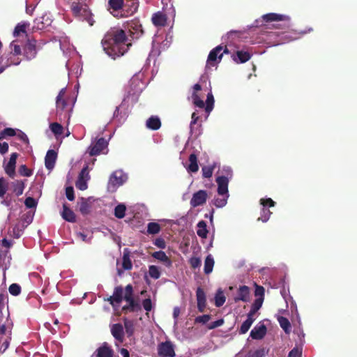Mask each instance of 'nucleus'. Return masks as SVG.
<instances>
[{"label": "nucleus", "instance_id": "7ed1b4c3", "mask_svg": "<svg viewBox=\"0 0 357 357\" xmlns=\"http://www.w3.org/2000/svg\"><path fill=\"white\" fill-rule=\"evenodd\" d=\"M22 46L24 47L23 43L18 38H16L11 42L10 44V56H2L0 58V73L11 65L17 66L20 63L21 60L19 58H15V56H19L22 54Z\"/></svg>", "mask_w": 357, "mask_h": 357}, {"label": "nucleus", "instance_id": "b1692460", "mask_svg": "<svg viewBox=\"0 0 357 357\" xmlns=\"http://www.w3.org/2000/svg\"><path fill=\"white\" fill-rule=\"evenodd\" d=\"M196 296H197V308L198 310L200 312H202L204 311V309L206 307V294L204 290L198 287L196 291Z\"/></svg>", "mask_w": 357, "mask_h": 357}, {"label": "nucleus", "instance_id": "c756f323", "mask_svg": "<svg viewBox=\"0 0 357 357\" xmlns=\"http://www.w3.org/2000/svg\"><path fill=\"white\" fill-rule=\"evenodd\" d=\"M152 22L156 26H164L167 22V16L162 12H158L153 15Z\"/></svg>", "mask_w": 357, "mask_h": 357}, {"label": "nucleus", "instance_id": "c85d7f7f", "mask_svg": "<svg viewBox=\"0 0 357 357\" xmlns=\"http://www.w3.org/2000/svg\"><path fill=\"white\" fill-rule=\"evenodd\" d=\"M122 267L123 270L120 268H117V273L119 276H121L123 273V271L130 270L132 267V264L131 260L130 259V256L128 253L124 252L123 259H122Z\"/></svg>", "mask_w": 357, "mask_h": 357}, {"label": "nucleus", "instance_id": "1a4fd4ad", "mask_svg": "<svg viewBox=\"0 0 357 357\" xmlns=\"http://www.w3.org/2000/svg\"><path fill=\"white\" fill-rule=\"evenodd\" d=\"M11 340L10 328L7 327L3 323V317L0 315V350L1 352L5 351L9 346Z\"/></svg>", "mask_w": 357, "mask_h": 357}, {"label": "nucleus", "instance_id": "774afa93", "mask_svg": "<svg viewBox=\"0 0 357 357\" xmlns=\"http://www.w3.org/2000/svg\"><path fill=\"white\" fill-rule=\"evenodd\" d=\"M66 195L68 200L73 201L75 199L74 190L73 187H67L66 188Z\"/></svg>", "mask_w": 357, "mask_h": 357}, {"label": "nucleus", "instance_id": "7c9ffc66", "mask_svg": "<svg viewBox=\"0 0 357 357\" xmlns=\"http://www.w3.org/2000/svg\"><path fill=\"white\" fill-rule=\"evenodd\" d=\"M111 332L116 340L122 342L123 337V328L121 324H115L112 325Z\"/></svg>", "mask_w": 357, "mask_h": 357}, {"label": "nucleus", "instance_id": "4be33fe9", "mask_svg": "<svg viewBox=\"0 0 357 357\" xmlns=\"http://www.w3.org/2000/svg\"><path fill=\"white\" fill-rule=\"evenodd\" d=\"M56 158L57 153L52 149L48 150L45 158V167L50 171L52 170L54 167Z\"/></svg>", "mask_w": 357, "mask_h": 357}, {"label": "nucleus", "instance_id": "bb28decb", "mask_svg": "<svg viewBox=\"0 0 357 357\" xmlns=\"http://www.w3.org/2000/svg\"><path fill=\"white\" fill-rule=\"evenodd\" d=\"M17 158V154L16 153H13L10 155V158L9 162L6 165L5 167L6 172L10 176L13 177L15 174V168L16 164V160Z\"/></svg>", "mask_w": 357, "mask_h": 357}, {"label": "nucleus", "instance_id": "5701e85b", "mask_svg": "<svg viewBox=\"0 0 357 357\" xmlns=\"http://www.w3.org/2000/svg\"><path fill=\"white\" fill-rule=\"evenodd\" d=\"M222 175L216 178V183L219 184L220 181L226 183V186H228L229 181L233 176V172L230 167L225 166L222 169Z\"/></svg>", "mask_w": 357, "mask_h": 357}, {"label": "nucleus", "instance_id": "864d4df0", "mask_svg": "<svg viewBox=\"0 0 357 357\" xmlns=\"http://www.w3.org/2000/svg\"><path fill=\"white\" fill-rule=\"evenodd\" d=\"M297 317L298 319L299 327L294 331V333L297 334L300 342L303 344L304 342L305 333L303 332V330L301 327V322L298 314L297 315Z\"/></svg>", "mask_w": 357, "mask_h": 357}, {"label": "nucleus", "instance_id": "3c124183", "mask_svg": "<svg viewBox=\"0 0 357 357\" xmlns=\"http://www.w3.org/2000/svg\"><path fill=\"white\" fill-rule=\"evenodd\" d=\"M192 100L193 104L199 107V108H204V101L199 98V96L196 93H192Z\"/></svg>", "mask_w": 357, "mask_h": 357}, {"label": "nucleus", "instance_id": "09e8293b", "mask_svg": "<svg viewBox=\"0 0 357 357\" xmlns=\"http://www.w3.org/2000/svg\"><path fill=\"white\" fill-rule=\"evenodd\" d=\"M51 131L55 136L61 135L63 132V127L58 123H52L50 126Z\"/></svg>", "mask_w": 357, "mask_h": 357}, {"label": "nucleus", "instance_id": "f03ea898", "mask_svg": "<svg viewBox=\"0 0 357 357\" xmlns=\"http://www.w3.org/2000/svg\"><path fill=\"white\" fill-rule=\"evenodd\" d=\"M123 299L128 303V305L123 307V310L135 312L140 308L139 305L136 303L133 298L132 285L128 284L124 291L121 287H115L112 296L109 297L107 301H109L114 307H116L119 306Z\"/></svg>", "mask_w": 357, "mask_h": 357}, {"label": "nucleus", "instance_id": "423d86ee", "mask_svg": "<svg viewBox=\"0 0 357 357\" xmlns=\"http://www.w3.org/2000/svg\"><path fill=\"white\" fill-rule=\"evenodd\" d=\"M107 146L108 141L103 137H100L97 140L91 141L87 152L91 156L98 155L100 153L106 154L108 151Z\"/></svg>", "mask_w": 357, "mask_h": 357}, {"label": "nucleus", "instance_id": "473e14b6", "mask_svg": "<svg viewBox=\"0 0 357 357\" xmlns=\"http://www.w3.org/2000/svg\"><path fill=\"white\" fill-rule=\"evenodd\" d=\"M189 165L186 167V169L190 173H195L199 169L197 164V158L195 154L192 153L189 157Z\"/></svg>", "mask_w": 357, "mask_h": 357}, {"label": "nucleus", "instance_id": "ddd939ff", "mask_svg": "<svg viewBox=\"0 0 357 357\" xmlns=\"http://www.w3.org/2000/svg\"><path fill=\"white\" fill-rule=\"evenodd\" d=\"M124 0H109L108 10L116 17H123V6Z\"/></svg>", "mask_w": 357, "mask_h": 357}, {"label": "nucleus", "instance_id": "e2e57ef3", "mask_svg": "<svg viewBox=\"0 0 357 357\" xmlns=\"http://www.w3.org/2000/svg\"><path fill=\"white\" fill-rule=\"evenodd\" d=\"M77 238L81 239L82 241L86 243H90L92 236H88L87 234H84V232H77L76 234Z\"/></svg>", "mask_w": 357, "mask_h": 357}, {"label": "nucleus", "instance_id": "6e6d98bb", "mask_svg": "<svg viewBox=\"0 0 357 357\" xmlns=\"http://www.w3.org/2000/svg\"><path fill=\"white\" fill-rule=\"evenodd\" d=\"M255 296L256 298H261L264 301V288L261 286L256 285Z\"/></svg>", "mask_w": 357, "mask_h": 357}, {"label": "nucleus", "instance_id": "6ab92c4d", "mask_svg": "<svg viewBox=\"0 0 357 357\" xmlns=\"http://www.w3.org/2000/svg\"><path fill=\"white\" fill-rule=\"evenodd\" d=\"M207 197L206 191L200 190L193 194L190 200V205L194 208L201 206L206 202Z\"/></svg>", "mask_w": 357, "mask_h": 357}, {"label": "nucleus", "instance_id": "6e6552de", "mask_svg": "<svg viewBox=\"0 0 357 357\" xmlns=\"http://www.w3.org/2000/svg\"><path fill=\"white\" fill-rule=\"evenodd\" d=\"M217 191L220 197H215L213 200V204L217 208H222L226 206L229 197L228 186H226V183L220 181V183L218 184Z\"/></svg>", "mask_w": 357, "mask_h": 357}, {"label": "nucleus", "instance_id": "49530a36", "mask_svg": "<svg viewBox=\"0 0 357 357\" xmlns=\"http://www.w3.org/2000/svg\"><path fill=\"white\" fill-rule=\"evenodd\" d=\"M278 321L280 327L286 333H289L291 324L289 321L283 317H281L278 319Z\"/></svg>", "mask_w": 357, "mask_h": 357}, {"label": "nucleus", "instance_id": "393cba45", "mask_svg": "<svg viewBox=\"0 0 357 357\" xmlns=\"http://www.w3.org/2000/svg\"><path fill=\"white\" fill-rule=\"evenodd\" d=\"M112 350L105 343L92 354L91 357H112Z\"/></svg>", "mask_w": 357, "mask_h": 357}, {"label": "nucleus", "instance_id": "e433bc0d", "mask_svg": "<svg viewBox=\"0 0 357 357\" xmlns=\"http://www.w3.org/2000/svg\"><path fill=\"white\" fill-rule=\"evenodd\" d=\"M197 235L202 238H206L208 234L207 226L206 223L204 220H201L197 223Z\"/></svg>", "mask_w": 357, "mask_h": 357}, {"label": "nucleus", "instance_id": "de8ad7c7", "mask_svg": "<svg viewBox=\"0 0 357 357\" xmlns=\"http://www.w3.org/2000/svg\"><path fill=\"white\" fill-rule=\"evenodd\" d=\"M160 231V226L156 222H149L147 225V232L150 234H156Z\"/></svg>", "mask_w": 357, "mask_h": 357}, {"label": "nucleus", "instance_id": "dca6fc26", "mask_svg": "<svg viewBox=\"0 0 357 357\" xmlns=\"http://www.w3.org/2000/svg\"><path fill=\"white\" fill-rule=\"evenodd\" d=\"M267 328L264 321H259L251 330L250 337L253 340H261L266 335Z\"/></svg>", "mask_w": 357, "mask_h": 357}, {"label": "nucleus", "instance_id": "4468645a", "mask_svg": "<svg viewBox=\"0 0 357 357\" xmlns=\"http://www.w3.org/2000/svg\"><path fill=\"white\" fill-rule=\"evenodd\" d=\"M90 179L88 165H85L79 174L75 186L80 190H85L88 188L87 182Z\"/></svg>", "mask_w": 357, "mask_h": 357}, {"label": "nucleus", "instance_id": "8fccbe9b", "mask_svg": "<svg viewBox=\"0 0 357 357\" xmlns=\"http://www.w3.org/2000/svg\"><path fill=\"white\" fill-rule=\"evenodd\" d=\"M124 326H125V329H126L127 334L129 336L132 335L134 333V327H135L133 321L131 320L125 319L124 320Z\"/></svg>", "mask_w": 357, "mask_h": 357}, {"label": "nucleus", "instance_id": "4d7b16f0", "mask_svg": "<svg viewBox=\"0 0 357 357\" xmlns=\"http://www.w3.org/2000/svg\"><path fill=\"white\" fill-rule=\"evenodd\" d=\"M190 264L193 268H199L201 266L202 261L200 258L192 257L189 260Z\"/></svg>", "mask_w": 357, "mask_h": 357}, {"label": "nucleus", "instance_id": "f257e3e1", "mask_svg": "<svg viewBox=\"0 0 357 357\" xmlns=\"http://www.w3.org/2000/svg\"><path fill=\"white\" fill-rule=\"evenodd\" d=\"M103 50L113 59L123 56L131 45L128 43L123 30L116 28L111 29L102 40Z\"/></svg>", "mask_w": 357, "mask_h": 357}, {"label": "nucleus", "instance_id": "0e129e2a", "mask_svg": "<svg viewBox=\"0 0 357 357\" xmlns=\"http://www.w3.org/2000/svg\"><path fill=\"white\" fill-rule=\"evenodd\" d=\"M19 172L22 176H30L32 174L31 171L29 169L26 165H21L19 169Z\"/></svg>", "mask_w": 357, "mask_h": 357}, {"label": "nucleus", "instance_id": "9d476101", "mask_svg": "<svg viewBox=\"0 0 357 357\" xmlns=\"http://www.w3.org/2000/svg\"><path fill=\"white\" fill-rule=\"evenodd\" d=\"M144 88L145 84L142 80V75L136 74L130 80L128 96L138 95Z\"/></svg>", "mask_w": 357, "mask_h": 357}, {"label": "nucleus", "instance_id": "ea45409f", "mask_svg": "<svg viewBox=\"0 0 357 357\" xmlns=\"http://www.w3.org/2000/svg\"><path fill=\"white\" fill-rule=\"evenodd\" d=\"M226 301V298L224 295L223 291L221 289H218L215 296V305L217 307H221L223 305Z\"/></svg>", "mask_w": 357, "mask_h": 357}, {"label": "nucleus", "instance_id": "5fc2aeb1", "mask_svg": "<svg viewBox=\"0 0 357 357\" xmlns=\"http://www.w3.org/2000/svg\"><path fill=\"white\" fill-rule=\"evenodd\" d=\"M9 292L13 296H17L21 292V287L19 284L14 283L9 287Z\"/></svg>", "mask_w": 357, "mask_h": 357}, {"label": "nucleus", "instance_id": "603ef678", "mask_svg": "<svg viewBox=\"0 0 357 357\" xmlns=\"http://www.w3.org/2000/svg\"><path fill=\"white\" fill-rule=\"evenodd\" d=\"M214 170V166L213 165H208L204 166L202 167V176L204 178H210L213 175V172Z\"/></svg>", "mask_w": 357, "mask_h": 357}, {"label": "nucleus", "instance_id": "20e7f679", "mask_svg": "<svg viewBox=\"0 0 357 357\" xmlns=\"http://www.w3.org/2000/svg\"><path fill=\"white\" fill-rule=\"evenodd\" d=\"M260 22H275L273 24V27L275 29H289L291 26L290 16L275 13L263 15L261 19L255 21L256 26H260Z\"/></svg>", "mask_w": 357, "mask_h": 357}, {"label": "nucleus", "instance_id": "aec40b11", "mask_svg": "<svg viewBox=\"0 0 357 357\" xmlns=\"http://www.w3.org/2000/svg\"><path fill=\"white\" fill-rule=\"evenodd\" d=\"M66 93V88H63L60 90L58 96L56 98V107L57 112L64 110L68 105L67 96Z\"/></svg>", "mask_w": 357, "mask_h": 357}, {"label": "nucleus", "instance_id": "338daca9", "mask_svg": "<svg viewBox=\"0 0 357 357\" xmlns=\"http://www.w3.org/2000/svg\"><path fill=\"white\" fill-rule=\"evenodd\" d=\"M142 306L146 311H147V312L151 311L152 310L151 300L150 298L144 299L142 302Z\"/></svg>", "mask_w": 357, "mask_h": 357}, {"label": "nucleus", "instance_id": "a211bd4d", "mask_svg": "<svg viewBox=\"0 0 357 357\" xmlns=\"http://www.w3.org/2000/svg\"><path fill=\"white\" fill-rule=\"evenodd\" d=\"M36 43L35 40H27L26 43L24 45V55L27 60H31L36 57L37 54Z\"/></svg>", "mask_w": 357, "mask_h": 357}, {"label": "nucleus", "instance_id": "a19ab883", "mask_svg": "<svg viewBox=\"0 0 357 357\" xmlns=\"http://www.w3.org/2000/svg\"><path fill=\"white\" fill-rule=\"evenodd\" d=\"M213 106H214V98L212 94V92L210 91L207 94L206 101V107H205V111L208 114V115L213 110Z\"/></svg>", "mask_w": 357, "mask_h": 357}, {"label": "nucleus", "instance_id": "bf43d9fd", "mask_svg": "<svg viewBox=\"0 0 357 357\" xmlns=\"http://www.w3.org/2000/svg\"><path fill=\"white\" fill-rule=\"evenodd\" d=\"M24 204L27 208H32L36 206L37 202L35 199L29 197L25 199Z\"/></svg>", "mask_w": 357, "mask_h": 357}, {"label": "nucleus", "instance_id": "39448f33", "mask_svg": "<svg viewBox=\"0 0 357 357\" xmlns=\"http://www.w3.org/2000/svg\"><path fill=\"white\" fill-rule=\"evenodd\" d=\"M71 9L73 14L80 20L87 22L90 26L93 24L91 11L89 10V8L86 4L73 2Z\"/></svg>", "mask_w": 357, "mask_h": 357}, {"label": "nucleus", "instance_id": "4c0bfd02", "mask_svg": "<svg viewBox=\"0 0 357 357\" xmlns=\"http://www.w3.org/2000/svg\"><path fill=\"white\" fill-rule=\"evenodd\" d=\"M214 259L211 255H208L204 261V271L205 274H209L213 271L214 266Z\"/></svg>", "mask_w": 357, "mask_h": 357}, {"label": "nucleus", "instance_id": "72a5a7b5", "mask_svg": "<svg viewBox=\"0 0 357 357\" xmlns=\"http://www.w3.org/2000/svg\"><path fill=\"white\" fill-rule=\"evenodd\" d=\"M27 26H29V23L24 22L22 24H18L13 31L14 37L17 38L18 37H22L23 38H26V28Z\"/></svg>", "mask_w": 357, "mask_h": 357}, {"label": "nucleus", "instance_id": "0eeeda50", "mask_svg": "<svg viewBox=\"0 0 357 357\" xmlns=\"http://www.w3.org/2000/svg\"><path fill=\"white\" fill-rule=\"evenodd\" d=\"M128 179V176L122 170L114 172L109 179L107 188L110 192H114Z\"/></svg>", "mask_w": 357, "mask_h": 357}, {"label": "nucleus", "instance_id": "9b49d317", "mask_svg": "<svg viewBox=\"0 0 357 357\" xmlns=\"http://www.w3.org/2000/svg\"><path fill=\"white\" fill-rule=\"evenodd\" d=\"M10 246V243L6 238L0 243V268H2L4 271L7 269L10 261V257L8 255Z\"/></svg>", "mask_w": 357, "mask_h": 357}, {"label": "nucleus", "instance_id": "69168bd1", "mask_svg": "<svg viewBox=\"0 0 357 357\" xmlns=\"http://www.w3.org/2000/svg\"><path fill=\"white\" fill-rule=\"evenodd\" d=\"M6 183L4 178H0V197H3L6 192Z\"/></svg>", "mask_w": 357, "mask_h": 357}, {"label": "nucleus", "instance_id": "c03bdc74", "mask_svg": "<svg viewBox=\"0 0 357 357\" xmlns=\"http://www.w3.org/2000/svg\"><path fill=\"white\" fill-rule=\"evenodd\" d=\"M149 275L153 279L157 280L160 277V270L158 266L151 265L149 266Z\"/></svg>", "mask_w": 357, "mask_h": 357}, {"label": "nucleus", "instance_id": "a18cd8bd", "mask_svg": "<svg viewBox=\"0 0 357 357\" xmlns=\"http://www.w3.org/2000/svg\"><path fill=\"white\" fill-rule=\"evenodd\" d=\"M91 208L90 204L88 203L87 200L84 198L81 199V202L79 204V211L83 215H86L89 213Z\"/></svg>", "mask_w": 357, "mask_h": 357}, {"label": "nucleus", "instance_id": "680f3d73", "mask_svg": "<svg viewBox=\"0 0 357 357\" xmlns=\"http://www.w3.org/2000/svg\"><path fill=\"white\" fill-rule=\"evenodd\" d=\"M211 319V316L208 314H204L195 318L196 323L206 324Z\"/></svg>", "mask_w": 357, "mask_h": 357}, {"label": "nucleus", "instance_id": "58836bf2", "mask_svg": "<svg viewBox=\"0 0 357 357\" xmlns=\"http://www.w3.org/2000/svg\"><path fill=\"white\" fill-rule=\"evenodd\" d=\"M255 319L256 318L247 317L246 320L243 322L240 327L239 333L245 334L249 331Z\"/></svg>", "mask_w": 357, "mask_h": 357}, {"label": "nucleus", "instance_id": "f8f14e48", "mask_svg": "<svg viewBox=\"0 0 357 357\" xmlns=\"http://www.w3.org/2000/svg\"><path fill=\"white\" fill-rule=\"evenodd\" d=\"M260 204L262 206V209L261 211V215L258 218V220H260L263 222H266L271 215V212L268 209L269 207H273L275 206V202L273 201L271 198H262L260 199Z\"/></svg>", "mask_w": 357, "mask_h": 357}, {"label": "nucleus", "instance_id": "79ce46f5", "mask_svg": "<svg viewBox=\"0 0 357 357\" xmlns=\"http://www.w3.org/2000/svg\"><path fill=\"white\" fill-rule=\"evenodd\" d=\"M126 207L123 204H118L114 208V215L119 219L124 218Z\"/></svg>", "mask_w": 357, "mask_h": 357}, {"label": "nucleus", "instance_id": "37998d69", "mask_svg": "<svg viewBox=\"0 0 357 357\" xmlns=\"http://www.w3.org/2000/svg\"><path fill=\"white\" fill-rule=\"evenodd\" d=\"M266 351L264 349H258L249 351L244 357H265Z\"/></svg>", "mask_w": 357, "mask_h": 357}, {"label": "nucleus", "instance_id": "cd10ccee", "mask_svg": "<svg viewBox=\"0 0 357 357\" xmlns=\"http://www.w3.org/2000/svg\"><path fill=\"white\" fill-rule=\"evenodd\" d=\"M312 29L310 28L308 30L301 31L300 32L294 31L292 33H286L284 36L283 43L290 42L300 38L303 35L310 32Z\"/></svg>", "mask_w": 357, "mask_h": 357}, {"label": "nucleus", "instance_id": "c9c22d12", "mask_svg": "<svg viewBox=\"0 0 357 357\" xmlns=\"http://www.w3.org/2000/svg\"><path fill=\"white\" fill-rule=\"evenodd\" d=\"M152 257L162 262H163L167 266L172 265V261L167 256L163 251H157L152 253Z\"/></svg>", "mask_w": 357, "mask_h": 357}, {"label": "nucleus", "instance_id": "f704fd0d", "mask_svg": "<svg viewBox=\"0 0 357 357\" xmlns=\"http://www.w3.org/2000/svg\"><path fill=\"white\" fill-rule=\"evenodd\" d=\"M61 216L62 218L70 222H75V215L74 212L68 208L66 204H63V211L61 212Z\"/></svg>", "mask_w": 357, "mask_h": 357}, {"label": "nucleus", "instance_id": "2f4dec72", "mask_svg": "<svg viewBox=\"0 0 357 357\" xmlns=\"http://www.w3.org/2000/svg\"><path fill=\"white\" fill-rule=\"evenodd\" d=\"M146 126L149 129L156 130L160 128L161 122L158 116H152L147 119Z\"/></svg>", "mask_w": 357, "mask_h": 357}, {"label": "nucleus", "instance_id": "052dcab7", "mask_svg": "<svg viewBox=\"0 0 357 357\" xmlns=\"http://www.w3.org/2000/svg\"><path fill=\"white\" fill-rule=\"evenodd\" d=\"M302 349L298 347H294L289 353L288 357H301Z\"/></svg>", "mask_w": 357, "mask_h": 357}, {"label": "nucleus", "instance_id": "412c9836", "mask_svg": "<svg viewBox=\"0 0 357 357\" xmlns=\"http://www.w3.org/2000/svg\"><path fill=\"white\" fill-rule=\"evenodd\" d=\"M250 291L247 286H241L237 291L236 296L234 297L235 302L243 301L248 302L250 301Z\"/></svg>", "mask_w": 357, "mask_h": 357}, {"label": "nucleus", "instance_id": "2eb2a0df", "mask_svg": "<svg viewBox=\"0 0 357 357\" xmlns=\"http://www.w3.org/2000/svg\"><path fill=\"white\" fill-rule=\"evenodd\" d=\"M158 353L161 357H174V346L170 341L162 342L158 347Z\"/></svg>", "mask_w": 357, "mask_h": 357}, {"label": "nucleus", "instance_id": "f3484780", "mask_svg": "<svg viewBox=\"0 0 357 357\" xmlns=\"http://www.w3.org/2000/svg\"><path fill=\"white\" fill-rule=\"evenodd\" d=\"M222 49L221 45H218L210 52L207 59V66H213L216 62L221 61L223 55V53H221Z\"/></svg>", "mask_w": 357, "mask_h": 357}, {"label": "nucleus", "instance_id": "13d9d810", "mask_svg": "<svg viewBox=\"0 0 357 357\" xmlns=\"http://www.w3.org/2000/svg\"><path fill=\"white\" fill-rule=\"evenodd\" d=\"M13 184L15 186L14 191L15 192L17 196L22 195L24 190V185L22 182L17 181L16 183H13Z\"/></svg>", "mask_w": 357, "mask_h": 357}, {"label": "nucleus", "instance_id": "a878e982", "mask_svg": "<svg viewBox=\"0 0 357 357\" xmlns=\"http://www.w3.org/2000/svg\"><path fill=\"white\" fill-rule=\"evenodd\" d=\"M233 60L237 63H243L251 58V54L247 51H237L236 54L232 56Z\"/></svg>", "mask_w": 357, "mask_h": 357}]
</instances>
